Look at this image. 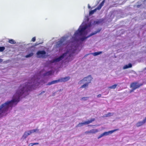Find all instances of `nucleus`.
<instances>
[{
  "mask_svg": "<svg viewBox=\"0 0 146 146\" xmlns=\"http://www.w3.org/2000/svg\"><path fill=\"white\" fill-rule=\"evenodd\" d=\"M132 67V65L131 63H129L128 64L125 65L123 67V69H127L129 68H131Z\"/></svg>",
  "mask_w": 146,
  "mask_h": 146,
  "instance_id": "nucleus-15",
  "label": "nucleus"
},
{
  "mask_svg": "<svg viewBox=\"0 0 146 146\" xmlns=\"http://www.w3.org/2000/svg\"><path fill=\"white\" fill-rule=\"evenodd\" d=\"M95 120V118H92L90 120H88L87 121H86L84 122L83 123H79L78 125H77V126L78 127H80L83 126L84 125H86V124H88L89 123H91L93 121H94Z\"/></svg>",
  "mask_w": 146,
  "mask_h": 146,
  "instance_id": "nucleus-8",
  "label": "nucleus"
},
{
  "mask_svg": "<svg viewBox=\"0 0 146 146\" xmlns=\"http://www.w3.org/2000/svg\"><path fill=\"white\" fill-rule=\"evenodd\" d=\"M88 54H86V55H85V56H87Z\"/></svg>",
  "mask_w": 146,
  "mask_h": 146,
  "instance_id": "nucleus-38",
  "label": "nucleus"
},
{
  "mask_svg": "<svg viewBox=\"0 0 146 146\" xmlns=\"http://www.w3.org/2000/svg\"><path fill=\"white\" fill-rule=\"evenodd\" d=\"M143 84H138L137 82H133L131 84L130 87L133 88V90H134L136 89L139 88Z\"/></svg>",
  "mask_w": 146,
  "mask_h": 146,
  "instance_id": "nucleus-6",
  "label": "nucleus"
},
{
  "mask_svg": "<svg viewBox=\"0 0 146 146\" xmlns=\"http://www.w3.org/2000/svg\"><path fill=\"white\" fill-rule=\"evenodd\" d=\"M44 92H44V91H43V92H41L40 93V94H42V93H44Z\"/></svg>",
  "mask_w": 146,
  "mask_h": 146,
  "instance_id": "nucleus-33",
  "label": "nucleus"
},
{
  "mask_svg": "<svg viewBox=\"0 0 146 146\" xmlns=\"http://www.w3.org/2000/svg\"><path fill=\"white\" fill-rule=\"evenodd\" d=\"M5 49V47L4 46L0 47V52H3Z\"/></svg>",
  "mask_w": 146,
  "mask_h": 146,
  "instance_id": "nucleus-23",
  "label": "nucleus"
},
{
  "mask_svg": "<svg viewBox=\"0 0 146 146\" xmlns=\"http://www.w3.org/2000/svg\"><path fill=\"white\" fill-rule=\"evenodd\" d=\"M92 80V78L91 76H88L84 78L83 79L80 81V84H81V82H86V83H88L89 84V83H90L91 81Z\"/></svg>",
  "mask_w": 146,
  "mask_h": 146,
  "instance_id": "nucleus-10",
  "label": "nucleus"
},
{
  "mask_svg": "<svg viewBox=\"0 0 146 146\" xmlns=\"http://www.w3.org/2000/svg\"><path fill=\"white\" fill-rule=\"evenodd\" d=\"M64 40H61L58 41L56 44V46L57 47H59L63 45Z\"/></svg>",
  "mask_w": 146,
  "mask_h": 146,
  "instance_id": "nucleus-14",
  "label": "nucleus"
},
{
  "mask_svg": "<svg viewBox=\"0 0 146 146\" xmlns=\"http://www.w3.org/2000/svg\"><path fill=\"white\" fill-rule=\"evenodd\" d=\"M88 85V83H86L85 84L82 85L80 88H84L87 87Z\"/></svg>",
  "mask_w": 146,
  "mask_h": 146,
  "instance_id": "nucleus-20",
  "label": "nucleus"
},
{
  "mask_svg": "<svg viewBox=\"0 0 146 146\" xmlns=\"http://www.w3.org/2000/svg\"><path fill=\"white\" fill-rule=\"evenodd\" d=\"M67 54V53H65L63 54L58 58L51 60L50 61V62L51 63H53L55 62H58L60 61L61 60H62L65 56H66Z\"/></svg>",
  "mask_w": 146,
  "mask_h": 146,
  "instance_id": "nucleus-5",
  "label": "nucleus"
},
{
  "mask_svg": "<svg viewBox=\"0 0 146 146\" xmlns=\"http://www.w3.org/2000/svg\"><path fill=\"white\" fill-rule=\"evenodd\" d=\"M40 43H37V42H36L35 44V46H36L37 45H38L39 44H40Z\"/></svg>",
  "mask_w": 146,
  "mask_h": 146,
  "instance_id": "nucleus-30",
  "label": "nucleus"
},
{
  "mask_svg": "<svg viewBox=\"0 0 146 146\" xmlns=\"http://www.w3.org/2000/svg\"><path fill=\"white\" fill-rule=\"evenodd\" d=\"M32 133L31 130L28 131H26L25 132L24 135L23 136V137L25 139L29 135H30Z\"/></svg>",
  "mask_w": 146,
  "mask_h": 146,
  "instance_id": "nucleus-12",
  "label": "nucleus"
},
{
  "mask_svg": "<svg viewBox=\"0 0 146 146\" xmlns=\"http://www.w3.org/2000/svg\"><path fill=\"white\" fill-rule=\"evenodd\" d=\"M140 5H137V7H140Z\"/></svg>",
  "mask_w": 146,
  "mask_h": 146,
  "instance_id": "nucleus-35",
  "label": "nucleus"
},
{
  "mask_svg": "<svg viewBox=\"0 0 146 146\" xmlns=\"http://www.w3.org/2000/svg\"><path fill=\"white\" fill-rule=\"evenodd\" d=\"M105 2V0H103L102 2L99 5L94 9L90 11L89 13V15H91L93 14L97 10H100L102 7L104 5Z\"/></svg>",
  "mask_w": 146,
  "mask_h": 146,
  "instance_id": "nucleus-4",
  "label": "nucleus"
},
{
  "mask_svg": "<svg viewBox=\"0 0 146 146\" xmlns=\"http://www.w3.org/2000/svg\"><path fill=\"white\" fill-rule=\"evenodd\" d=\"M117 86V84H115L113 86H109L108 88H110V89H115L116 88Z\"/></svg>",
  "mask_w": 146,
  "mask_h": 146,
  "instance_id": "nucleus-21",
  "label": "nucleus"
},
{
  "mask_svg": "<svg viewBox=\"0 0 146 146\" xmlns=\"http://www.w3.org/2000/svg\"><path fill=\"white\" fill-rule=\"evenodd\" d=\"M116 130H113L111 131L108 132H105L101 134L100 135H99L98 137V138L99 139L104 136L105 135H109V133H112L114 131H116Z\"/></svg>",
  "mask_w": 146,
  "mask_h": 146,
  "instance_id": "nucleus-9",
  "label": "nucleus"
},
{
  "mask_svg": "<svg viewBox=\"0 0 146 146\" xmlns=\"http://www.w3.org/2000/svg\"><path fill=\"white\" fill-rule=\"evenodd\" d=\"M145 123L144 122L143 120L142 121H140L137 122L136 124V126L137 127H139L141 125H142L144 124Z\"/></svg>",
  "mask_w": 146,
  "mask_h": 146,
  "instance_id": "nucleus-16",
  "label": "nucleus"
},
{
  "mask_svg": "<svg viewBox=\"0 0 146 146\" xmlns=\"http://www.w3.org/2000/svg\"><path fill=\"white\" fill-rule=\"evenodd\" d=\"M143 121H144V122L145 123L146 122V117H145V119L143 120Z\"/></svg>",
  "mask_w": 146,
  "mask_h": 146,
  "instance_id": "nucleus-31",
  "label": "nucleus"
},
{
  "mask_svg": "<svg viewBox=\"0 0 146 146\" xmlns=\"http://www.w3.org/2000/svg\"><path fill=\"white\" fill-rule=\"evenodd\" d=\"M33 54L32 52L30 53L29 54H27L25 56L26 58H29L32 56Z\"/></svg>",
  "mask_w": 146,
  "mask_h": 146,
  "instance_id": "nucleus-22",
  "label": "nucleus"
},
{
  "mask_svg": "<svg viewBox=\"0 0 146 146\" xmlns=\"http://www.w3.org/2000/svg\"><path fill=\"white\" fill-rule=\"evenodd\" d=\"M36 80L34 76L31 78L29 82L20 85L13 95L12 100L10 101H7L0 106V117L5 115L9 107H12L14 104H15V105L17 104L19 101L20 97L25 91L28 92L32 90L33 86L35 84V81Z\"/></svg>",
  "mask_w": 146,
  "mask_h": 146,
  "instance_id": "nucleus-1",
  "label": "nucleus"
},
{
  "mask_svg": "<svg viewBox=\"0 0 146 146\" xmlns=\"http://www.w3.org/2000/svg\"><path fill=\"white\" fill-rule=\"evenodd\" d=\"M88 8L89 9H90L91 8V7L89 5H88Z\"/></svg>",
  "mask_w": 146,
  "mask_h": 146,
  "instance_id": "nucleus-32",
  "label": "nucleus"
},
{
  "mask_svg": "<svg viewBox=\"0 0 146 146\" xmlns=\"http://www.w3.org/2000/svg\"><path fill=\"white\" fill-rule=\"evenodd\" d=\"M98 22H98V21H97V22H96V23L98 24Z\"/></svg>",
  "mask_w": 146,
  "mask_h": 146,
  "instance_id": "nucleus-37",
  "label": "nucleus"
},
{
  "mask_svg": "<svg viewBox=\"0 0 146 146\" xmlns=\"http://www.w3.org/2000/svg\"><path fill=\"white\" fill-rule=\"evenodd\" d=\"M35 40L36 37H33L31 40L33 42L35 41Z\"/></svg>",
  "mask_w": 146,
  "mask_h": 146,
  "instance_id": "nucleus-27",
  "label": "nucleus"
},
{
  "mask_svg": "<svg viewBox=\"0 0 146 146\" xmlns=\"http://www.w3.org/2000/svg\"><path fill=\"white\" fill-rule=\"evenodd\" d=\"M102 53V52L100 51V52H95L92 53V54L94 56H96L98 55H99V54H101Z\"/></svg>",
  "mask_w": 146,
  "mask_h": 146,
  "instance_id": "nucleus-19",
  "label": "nucleus"
},
{
  "mask_svg": "<svg viewBox=\"0 0 146 146\" xmlns=\"http://www.w3.org/2000/svg\"><path fill=\"white\" fill-rule=\"evenodd\" d=\"M101 94H99L97 96V97L98 98H99L101 97Z\"/></svg>",
  "mask_w": 146,
  "mask_h": 146,
  "instance_id": "nucleus-29",
  "label": "nucleus"
},
{
  "mask_svg": "<svg viewBox=\"0 0 146 146\" xmlns=\"http://www.w3.org/2000/svg\"><path fill=\"white\" fill-rule=\"evenodd\" d=\"M70 78L69 76L66 77L64 78H62L61 80L59 79L57 80H55L52 81L51 82H48L47 85H50L52 84H54L55 83H57L58 82H59L60 81L66 82L69 80Z\"/></svg>",
  "mask_w": 146,
  "mask_h": 146,
  "instance_id": "nucleus-3",
  "label": "nucleus"
},
{
  "mask_svg": "<svg viewBox=\"0 0 146 146\" xmlns=\"http://www.w3.org/2000/svg\"><path fill=\"white\" fill-rule=\"evenodd\" d=\"M88 97H83L81 98L82 100H87L88 98Z\"/></svg>",
  "mask_w": 146,
  "mask_h": 146,
  "instance_id": "nucleus-26",
  "label": "nucleus"
},
{
  "mask_svg": "<svg viewBox=\"0 0 146 146\" xmlns=\"http://www.w3.org/2000/svg\"><path fill=\"white\" fill-rule=\"evenodd\" d=\"M98 32V31H97V32L96 31L94 33H92L89 36H88L87 37H84L81 38L80 39L82 41H83L84 40H85V39H86L96 34Z\"/></svg>",
  "mask_w": 146,
  "mask_h": 146,
  "instance_id": "nucleus-13",
  "label": "nucleus"
},
{
  "mask_svg": "<svg viewBox=\"0 0 146 146\" xmlns=\"http://www.w3.org/2000/svg\"><path fill=\"white\" fill-rule=\"evenodd\" d=\"M134 90H133V88H132V89H131V92H133Z\"/></svg>",
  "mask_w": 146,
  "mask_h": 146,
  "instance_id": "nucleus-36",
  "label": "nucleus"
},
{
  "mask_svg": "<svg viewBox=\"0 0 146 146\" xmlns=\"http://www.w3.org/2000/svg\"><path fill=\"white\" fill-rule=\"evenodd\" d=\"M87 28V25L80 26L78 29L75 33L74 36L75 39L76 40L78 35L82 36L86 34L85 30Z\"/></svg>",
  "mask_w": 146,
  "mask_h": 146,
  "instance_id": "nucleus-2",
  "label": "nucleus"
},
{
  "mask_svg": "<svg viewBox=\"0 0 146 146\" xmlns=\"http://www.w3.org/2000/svg\"><path fill=\"white\" fill-rule=\"evenodd\" d=\"M46 54V52L44 50H38L36 53V54L39 58H44Z\"/></svg>",
  "mask_w": 146,
  "mask_h": 146,
  "instance_id": "nucleus-7",
  "label": "nucleus"
},
{
  "mask_svg": "<svg viewBox=\"0 0 146 146\" xmlns=\"http://www.w3.org/2000/svg\"><path fill=\"white\" fill-rule=\"evenodd\" d=\"M98 132V130L97 129H92L89 131H87L85 132V133L86 134L89 133H94Z\"/></svg>",
  "mask_w": 146,
  "mask_h": 146,
  "instance_id": "nucleus-11",
  "label": "nucleus"
},
{
  "mask_svg": "<svg viewBox=\"0 0 146 146\" xmlns=\"http://www.w3.org/2000/svg\"><path fill=\"white\" fill-rule=\"evenodd\" d=\"M9 42L11 44H15L16 43L15 41L12 39L9 40Z\"/></svg>",
  "mask_w": 146,
  "mask_h": 146,
  "instance_id": "nucleus-18",
  "label": "nucleus"
},
{
  "mask_svg": "<svg viewBox=\"0 0 146 146\" xmlns=\"http://www.w3.org/2000/svg\"><path fill=\"white\" fill-rule=\"evenodd\" d=\"M38 130L37 129H33V130H31V131L32 133H34V132H35L36 131H38Z\"/></svg>",
  "mask_w": 146,
  "mask_h": 146,
  "instance_id": "nucleus-24",
  "label": "nucleus"
},
{
  "mask_svg": "<svg viewBox=\"0 0 146 146\" xmlns=\"http://www.w3.org/2000/svg\"><path fill=\"white\" fill-rule=\"evenodd\" d=\"M3 61V60L1 59H0V62H1Z\"/></svg>",
  "mask_w": 146,
  "mask_h": 146,
  "instance_id": "nucleus-34",
  "label": "nucleus"
},
{
  "mask_svg": "<svg viewBox=\"0 0 146 146\" xmlns=\"http://www.w3.org/2000/svg\"><path fill=\"white\" fill-rule=\"evenodd\" d=\"M111 115H112V114H111V113L110 112L108 113L106 115V117L110 116H111Z\"/></svg>",
  "mask_w": 146,
  "mask_h": 146,
  "instance_id": "nucleus-25",
  "label": "nucleus"
},
{
  "mask_svg": "<svg viewBox=\"0 0 146 146\" xmlns=\"http://www.w3.org/2000/svg\"><path fill=\"white\" fill-rule=\"evenodd\" d=\"M31 144H32V146L34 145H36L38 144V143H32Z\"/></svg>",
  "mask_w": 146,
  "mask_h": 146,
  "instance_id": "nucleus-28",
  "label": "nucleus"
},
{
  "mask_svg": "<svg viewBox=\"0 0 146 146\" xmlns=\"http://www.w3.org/2000/svg\"><path fill=\"white\" fill-rule=\"evenodd\" d=\"M52 73V70H50L48 72H47L43 74L44 76H48L51 75Z\"/></svg>",
  "mask_w": 146,
  "mask_h": 146,
  "instance_id": "nucleus-17",
  "label": "nucleus"
}]
</instances>
